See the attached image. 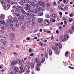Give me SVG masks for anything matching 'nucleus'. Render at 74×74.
Listing matches in <instances>:
<instances>
[{
    "mask_svg": "<svg viewBox=\"0 0 74 74\" xmlns=\"http://www.w3.org/2000/svg\"><path fill=\"white\" fill-rule=\"evenodd\" d=\"M38 3L39 5L40 6H42V7H43L45 6V3L44 2H42L41 3V1H39Z\"/></svg>",
    "mask_w": 74,
    "mask_h": 74,
    "instance_id": "1",
    "label": "nucleus"
},
{
    "mask_svg": "<svg viewBox=\"0 0 74 74\" xmlns=\"http://www.w3.org/2000/svg\"><path fill=\"white\" fill-rule=\"evenodd\" d=\"M22 19V21H24L25 20V18L24 16L23 15H22L21 16H19L18 18V19L19 21H21Z\"/></svg>",
    "mask_w": 74,
    "mask_h": 74,
    "instance_id": "2",
    "label": "nucleus"
},
{
    "mask_svg": "<svg viewBox=\"0 0 74 74\" xmlns=\"http://www.w3.org/2000/svg\"><path fill=\"white\" fill-rule=\"evenodd\" d=\"M13 22L15 23H18L19 21L18 20L16 17H14L13 18Z\"/></svg>",
    "mask_w": 74,
    "mask_h": 74,
    "instance_id": "3",
    "label": "nucleus"
},
{
    "mask_svg": "<svg viewBox=\"0 0 74 74\" xmlns=\"http://www.w3.org/2000/svg\"><path fill=\"white\" fill-rule=\"evenodd\" d=\"M45 23L46 25H50L51 24L49 21L46 19L45 20Z\"/></svg>",
    "mask_w": 74,
    "mask_h": 74,
    "instance_id": "4",
    "label": "nucleus"
},
{
    "mask_svg": "<svg viewBox=\"0 0 74 74\" xmlns=\"http://www.w3.org/2000/svg\"><path fill=\"white\" fill-rule=\"evenodd\" d=\"M6 5L5 4H4L3 5V8L4 10H5L6 11H7L8 10V8L6 7Z\"/></svg>",
    "mask_w": 74,
    "mask_h": 74,
    "instance_id": "5",
    "label": "nucleus"
},
{
    "mask_svg": "<svg viewBox=\"0 0 74 74\" xmlns=\"http://www.w3.org/2000/svg\"><path fill=\"white\" fill-rule=\"evenodd\" d=\"M56 45H57L58 47L59 48H62V44L60 43H58V44H56Z\"/></svg>",
    "mask_w": 74,
    "mask_h": 74,
    "instance_id": "6",
    "label": "nucleus"
},
{
    "mask_svg": "<svg viewBox=\"0 0 74 74\" xmlns=\"http://www.w3.org/2000/svg\"><path fill=\"white\" fill-rule=\"evenodd\" d=\"M52 48L53 50H55V51H58V47L56 46L55 47L53 46Z\"/></svg>",
    "mask_w": 74,
    "mask_h": 74,
    "instance_id": "7",
    "label": "nucleus"
},
{
    "mask_svg": "<svg viewBox=\"0 0 74 74\" xmlns=\"http://www.w3.org/2000/svg\"><path fill=\"white\" fill-rule=\"evenodd\" d=\"M18 70H19L18 68L16 67H15L14 68V72H18Z\"/></svg>",
    "mask_w": 74,
    "mask_h": 74,
    "instance_id": "8",
    "label": "nucleus"
},
{
    "mask_svg": "<svg viewBox=\"0 0 74 74\" xmlns=\"http://www.w3.org/2000/svg\"><path fill=\"white\" fill-rule=\"evenodd\" d=\"M1 4L3 5L4 4V3L5 4V3H7V1H6V0H2L1 1Z\"/></svg>",
    "mask_w": 74,
    "mask_h": 74,
    "instance_id": "9",
    "label": "nucleus"
},
{
    "mask_svg": "<svg viewBox=\"0 0 74 74\" xmlns=\"http://www.w3.org/2000/svg\"><path fill=\"white\" fill-rule=\"evenodd\" d=\"M10 37H12V38H14V37H15V34L11 33L10 35Z\"/></svg>",
    "mask_w": 74,
    "mask_h": 74,
    "instance_id": "10",
    "label": "nucleus"
},
{
    "mask_svg": "<svg viewBox=\"0 0 74 74\" xmlns=\"http://www.w3.org/2000/svg\"><path fill=\"white\" fill-rule=\"evenodd\" d=\"M25 68L26 70H29L30 69V66H29V65L27 64L25 66Z\"/></svg>",
    "mask_w": 74,
    "mask_h": 74,
    "instance_id": "11",
    "label": "nucleus"
},
{
    "mask_svg": "<svg viewBox=\"0 0 74 74\" xmlns=\"http://www.w3.org/2000/svg\"><path fill=\"white\" fill-rule=\"evenodd\" d=\"M42 22V19L41 18H39L38 20V23H41Z\"/></svg>",
    "mask_w": 74,
    "mask_h": 74,
    "instance_id": "12",
    "label": "nucleus"
},
{
    "mask_svg": "<svg viewBox=\"0 0 74 74\" xmlns=\"http://www.w3.org/2000/svg\"><path fill=\"white\" fill-rule=\"evenodd\" d=\"M47 9L48 10H50L51 9V6H50V5L49 4L47 3Z\"/></svg>",
    "mask_w": 74,
    "mask_h": 74,
    "instance_id": "13",
    "label": "nucleus"
},
{
    "mask_svg": "<svg viewBox=\"0 0 74 74\" xmlns=\"http://www.w3.org/2000/svg\"><path fill=\"white\" fill-rule=\"evenodd\" d=\"M36 70L38 71H40V67L38 66H37L36 67Z\"/></svg>",
    "mask_w": 74,
    "mask_h": 74,
    "instance_id": "14",
    "label": "nucleus"
},
{
    "mask_svg": "<svg viewBox=\"0 0 74 74\" xmlns=\"http://www.w3.org/2000/svg\"><path fill=\"white\" fill-rule=\"evenodd\" d=\"M0 17L2 19H4V15L3 14H1L0 16Z\"/></svg>",
    "mask_w": 74,
    "mask_h": 74,
    "instance_id": "15",
    "label": "nucleus"
},
{
    "mask_svg": "<svg viewBox=\"0 0 74 74\" xmlns=\"http://www.w3.org/2000/svg\"><path fill=\"white\" fill-rule=\"evenodd\" d=\"M34 65L33 64V63H32L31 64V69H33L34 68Z\"/></svg>",
    "mask_w": 74,
    "mask_h": 74,
    "instance_id": "16",
    "label": "nucleus"
},
{
    "mask_svg": "<svg viewBox=\"0 0 74 74\" xmlns=\"http://www.w3.org/2000/svg\"><path fill=\"white\" fill-rule=\"evenodd\" d=\"M21 11L23 14H26V12H25V11L24 10L21 9Z\"/></svg>",
    "mask_w": 74,
    "mask_h": 74,
    "instance_id": "17",
    "label": "nucleus"
},
{
    "mask_svg": "<svg viewBox=\"0 0 74 74\" xmlns=\"http://www.w3.org/2000/svg\"><path fill=\"white\" fill-rule=\"evenodd\" d=\"M52 16L53 18H56L57 15L55 14H53L52 15Z\"/></svg>",
    "mask_w": 74,
    "mask_h": 74,
    "instance_id": "18",
    "label": "nucleus"
},
{
    "mask_svg": "<svg viewBox=\"0 0 74 74\" xmlns=\"http://www.w3.org/2000/svg\"><path fill=\"white\" fill-rule=\"evenodd\" d=\"M24 9L25 10H30V8L29 7H25L24 8Z\"/></svg>",
    "mask_w": 74,
    "mask_h": 74,
    "instance_id": "19",
    "label": "nucleus"
},
{
    "mask_svg": "<svg viewBox=\"0 0 74 74\" xmlns=\"http://www.w3.org/2000/svg\"><path fill=\"white\" fill-rule=\"evenodd\" d=\"M39 44L40 46H42L43 45V42L41 41L39 42Z\"/></svg>",
    "mask_w": 74,
    "mask_h": 74,
    "instance_id": "20",
    "label": "nucleus"
},
{
    "mask_svg": "<svg viewBox=\"0 0 74 74\" xmlns=\"http://www.w3.org/2000/svg\"><path fill=\"white\" fill-rule=\"evenodd\" d=\"M16 61L18 63H19V64H21V61L19 60H16Z\"/></svg>",
    "mask_w": 74,
    "mask_h": 74,
    "instance_id": "21",
    "label": "nucleus"
},
{
    "mask_svg": "<svg viewBox=\"0 0 74 74\" xmlns=\"http://www.w3.org/2000/svg\"><path fill=\"white\" fill-rule=\"evenodd\" d=\"M24 72V70L23 69H21V70H20L19 73H23Z\"/></svg>",
    "mask_w": 74,
    "mask_h": 74,
    "instance_id": "22",
    "label": "nucleus"
},
{
    "mask_svg": "<svg viewBox=\"0 0 74 74\" xmlns=\"http://www.w3.org/2000/svg\"><path fill=\"white\" fill-rule=\"evenodd\" d=\"M16 63V61H13L12 63H11V64L12 65H14V64H15Z\"/></svg>",
    "mask_w": 74,
    "mask_h": 74,
    "instance_id": "23",
    "label": "nucleus"
},
{
    "mask_svg": "<svg viewBox=\"0 0 74 74\" xmlns=\"http://www.w3.org/2000/svg\"><path fill=\"white\" fill-rule=\"evenodd\" d=\"M68 0H63V3H65V4H67V3H68Z\"/></svg>",
    "mask_w": 74,
    "mask_h": 74,
    "instance_id": "24",
    "label": "nucleus"
},
{
    "mask_svg": "<svg viewBox=\"0 0 74 74\" xmlns=\"http://www.w3.org/2000/svg\"><path fill=\"white\" fill-rule=\"evenodd\" d=\"M6 44H7V41H4L3 42V45L5 46L6 45Z\"/></svg>",
    "mask_w": 74,
    "mask_h": 74,
    "instance_id": "25",
    "label": "nucleus"
},
{
    "mask_svg": "<svg viewBox=\"0 0 74 74\" xmlns=\"http://www.w3.org/2000/svg\"><path fill=\"white\" fill-rule=\"evenodd\" d=\"M49 55L51 56L52 55V51L50 50L49 51Z\"/></svg>",
    "mask_w": 74,
    "mask_h": 74,
    "instance_id": "26",
    "label": "nucleus"
},
{
    "mask_svg": "<svg viewBox=\"0 0 74 74\" xmlns=\"http://www.w3.org/2000/svg\"><path fill=\"white\" fill-rule=\"evenodd\" d=\"M38 15L39 16H42L43 15V12H40L38 14Z\"/></svg>",
    "mask_w": 74,
    "mask_h": 74,
    "instance_id": "27",
    "label": "nucleus"
},
{
    "mask_svg": "<svg viewBox=\"0 0 74 74\" xmlns=\"http://www.w3.org/2000/svg\"><path fill=\"white\" fill-rule=\"evenodd\" d=\"M26 1L27 3L30 4L31 3V1L30 0H26Z\"/></svg>",
    "mask_w": 74,
    "mask_h": 74,
    "instance_id": "28",
    "label": "nucleus"
},
{
    "mask_svg": "<svg viewBox=\"0 0 74 74\" xmlns=\"http://www.w3.org/2000/svg\"><path fill=\"white\" fill-rule=\"evenodd\" d=\"M41 65V62H38L37 63V66H40Z\"/></svg>",
    "mask_w": 74,
    "mask_h": 74,
    "instance_id": "29",
    "label": "nucleus"
},
{
    "mask_svg": "<svg viewBox=\"0 0 74 74\" xmlns=\"http://www.w3.org/2000/svg\"><path fill=\"white\" fill-rule=\"evenodd\" d=\"M31 4L32 6H33V7H35V3L33 2H32L31 3Z\"/></svg>",
    "mask_w": 74,
    "mask_h": 74,
    "instance_id": "30",
    "label": "nucleus"
},
{
    "mask_svg": "<svg viewBox=\"0 0 74 74\" xmlns=\"http://www.w3.org/2000/svg\"><path fill=\"white\" fill-rule=\"evenodd\" d=\"M68 32L69 33H70V34H72L73 33V31L70 29H69L68 30Z\"/></svg>",
    "mask_w": 74,
    "mask_h": 74,
    "instance_id": "31",
    "label": "nucleus"
},
{
    "mask_svg": "<svg viewBox=\"0 0 74 74\" xmlns=\"http://www.w3.org/2000/svg\"><path fill=\"white\" fill-rule=\"evenodd\" d=\"M36 23L34 22H33L32 23V25L33 26H36Z\"/></svg>",
    "mask_w": 74,
    "mask_h": 74,
    "instance_id": "32",
    "label": "nucleus"
},
{
    "mask_svg": "<svg viewBox=\"0 0 74 74\" xmlns=\"http://www.w3.org/2000/svg\"><path fill=\"white\" fill-rule=\"evenodd\" d=\"M48 53H46V54H45V57L46 58V59H47L48 58Z\"/></svg>",
    "mask_w": 74,
    "mask_h": 74,
    "instance_id": "33",
    "label": "nucleus"
},
{
    "mask_svg": "<svg viewBox=\"0 0 74 74\" xmlns=\"http://www.w3.org/2000/svg\"><path fill=\"white\" fill-rule=\"evenodd\" d=\"M35 62H38V61H39V59L38 58H35Z\"/></svg>",
    "mask_w": 74,
    "mask_h": 74,
    "instance_id": "34",
    "label": "nucleus"
},
{
    "mask_svg": "<svg viewBox=\"0 0 74 74\" xmlns=\"http://www.w3.org/2000/svg\"><path fill=\"white\" fill-rule=\"evenodd\" d=\"M25 6H26V7H28L29 8V7L30 8H31L32 7L31 5H28L27 4H26Z\"/></svg>",
    "mask_w": 74,
    "mask_h": 74,
    "instance_id": "35",
    "label": "nucleus"
},
{
    "mask_svg": "<svg viewBox=\"0 0 74 74\" xmlns=\"http://www.w3.org/2000/svg\"><path fill=\"white\" fill-rule=\"evenodd\" d=\"M28 12L30 14H33V11L32 10H29Z\"/></svg>",
    "mask_w": 74,
    "mask_h": 74,
    "instance_id": "36",
    "label": "nucleus"
},
{
    "mask_svg": "<svg viewBox=\"0 0 74 74\" xmlns=\"http://www.w3.org/2000/svg\"><path fill=\"white\" fill-rule=\"evenodd\" d=\"M64 37L66 38H69V36L67 35H64Z\"/></svg>",
    "mask_w": 74,
    "mask_h": 74,
    "instance_id": "37",
    "label": "nucleus"
},
{
    "mask_svg": "<svg viewBox=\"0 0 74 74\" xmlns=\"http://www.w3.org/2000/svg\"><path fill=\"white\" fill-rule=\"evenodd\" d=\"M33 11L34 13H37V11L35 9H34L33 10Z\"/></svg>",
    "mask_w": 74,
    "mask_h": 74,
    "instance_id": "38",
    "label": "nucleus"
},
{
    "mask_svg": "<svg viewBox=\"0 0 74 74\" xmlns=\"http://www.w3.org/2000/svg\"><path fill=\"white\" fill-rule=\"evenodd\" d=\"M55 53H56V54L57 55H59V51H55Z\"/></svg>",
    "mask_w": 74,
    "mask_h": 74,
    "instance_id": "39",
    "label": "nucleus"
},
{
    "mask_svg": "<svg viewBox=\"0 0 74 74\" xmlns=\"http://www.w3.org/2000/svg\"><path fill=\"white\" fill-rule=\"evenodd\" d=\"M27 22L28 23H29L30 22V18H28L27 19Z\"/></svg>",
    "mask_w": 74,
    "mask_h": 74,
    "instance_id": "40",
    "label": "nucleus"
},
{
    "mask_svg": "<svg viewBox=\"0 0 74 74\" xmlns=\"http://www.w3.org/2000/svg\"><path fill=\"white\" fill-rule=\"evenodd\" d=\"M5 27L7 28H8V27H9V25H8V24L7 23L5 24Z\"/></svg>",
    "mask_w": 74,
    "mask_h": 74,
    "instance_id": "41",
    "label": "nucleus"
},
{
    "mask_svg": "<svg viewBox=\"0 0 74 74\" xmlns=\"http://www.w3.org/2000/svg\"><path fill=\"white\" fill-rule=\"evenodd\" d=\"M24 25L25 26H28V23H25Z\"/></svg>",
    "mask_w": 74,
    "mask_h": 74,
    "instance_id": "42",
    "label": "nucleus"
},
{
    "mask_svg": "<svg viewBox=\"0 0 74 74\" xmlns=\"http://www.w3.org/2000/svg\"><path fill=\"white\" fill-rule=\"evenodd\" d=\"M9 21L12 23H14V21H13V20L11 19H9Z\"/></svg>",
    "mask_w": 74,
    "mask_h": 74,
    "instance_id": "43",
    "label": "nucleus"
},
{
    "mask_svg": "<svg viewBox=\"0 0 74 74\" xmlns=\"http://www.w3.org/2000/svg\"><path fill=\"white\" fill-rule=\"evenodd\" d=\"M71 28L73 30H74V25L73 24L71 26Z\"/></svg>",
    "mask_w": 74,
    "mask_h": 74,
    "instance_id": "44",
    "label": "nucleus"
},
{
    "mask_svg": "<svg viewBox=\"0 0 74 74\" xmlns=\"http://www.w3.org/2000/svg\"><path fill=\"white\" fill-rule=\"evenodd\" d=\"M62 19L64 21H66L67 20V18L64 17H63Z\"/></svg>",
    "mask_w": 74,
    "mask_h": 74,
    "instance_id": "45",
    "label": "nucleus"
},
{
    "mask_svg": "<svg viewBox=\"0 0 74 74\" xmlns=\"http://www.w3.org/2000/svg\"><path fill=\"white\" fill-rule=\"evenodd\" d=\"M46 17H47V18H50V17L49 16V14H47L46 15Z\"/></svg>",
    "mask_w": 74,
    "mask_h": 74,
    "instance_id": "46",
    "label": "nucleus"
},
{
    "mask_svg": "<svg viewBox=\"0 0 74 74\" xmlns=\"http://www.w3.org/2000/svg\"><path fill=\"white\" fill-rule=\"evenodd\" d=\"M19 24H15V27H19Z\"/></svg>",
    "mask_w": 74,
    "mask_h": 74,
    "instance_id": "47",
    "label": "nucleus"
},
{
    "mask_svg": "<svg viewBox=\"0 0 74 74\" xmlns=\"http://www.w3.org/2000/svg\"><path fill=\"white\" fill-rule=\"evenodd\" d=\"M69 53V52H68V51H66V52H65V55L66 56H67V55H68Z\"/></svg>",
    "mask_w": 74,
    "mask_h": 74,
    "instance_id": "48",
    "label": "nucleus"
},
{
    "mask_svg": "<svg viewBox=\"0 0 74 74\" xmlns=\"http://www.w3.org/2000/svg\"><path fill=\"white\" fill-rule=\"evenodd\" d=\"M69 22H72V21H73V19L69 18Z\"/></svg>",
    "mask_w": 74,
    "mask_h": 74,
    "instance_id": "49",
    "label": "nucleus"
},
{
    "mask_svg": "<svg viewBox=\"0 0 74 74\" xmlns=\"http://www.w3.org/2000/svg\"><path fill=\"white\" fill-rule=\"evenodd\" d=\"M64 25H67V21H64Z\"/></svg>",
    "mask_w": 74,
    "mask_h": 74,
    "instance_id": "50",
    "label": "nucleus"
},
{
    "mask_svg": "<svg viewBox=\"0 0 74 74\" xmlns=\"http://www.w3.org/2000/svg\"><path fill=\"white\" fill-rule=\"evenodd\" d=\"M66 40H67V38H63L62 39V41H66Z\"/></svg>",
    "mask_w": 74,
    "mask_h": 74,
    "instance_id": "51",
    "label": "nucleus"
},
{
    "mask_svg": "<svg viewBox=\"0 0 74 74\" xmlns=\"http://www.w3.org/2000/svg\"><path fill=\"white\" fill-rule=\"evenodd\" d=\"M31 18L32 19V21H34L35 20V17H32Z\"/></svg>",
    "mask_w": 74,
    "mask_h": 74,
    "instance_id": "52",
    "label": "nucleus"
},
{
    "mask_svg": "<svg viewBox=\"0 0 74 74\" xmlns=\"http://www.w3.org/2000/svg\"><path fill=\"white\" fill-rule=\"evenodd\" d=\"M28 16H30L31 15V14H30L29 13H27L26 14Z\"/></svg>",
    "mask_w": 74,
    "mask_h": 74,
    "instance_id": "53",
    "label": "nucleus"
},
{
    "mask_svg": "<svg viewBox=\"0 0 74 74\" xmlns=\"http://www.w3.org/2000/svg\"><path fill=\"white\" fill-rule=\"evenodd\" d=\"M53 4L54 6H56V2L54 1L53 2Z\"/></svg>",
    "mask_w": 74,
    "mask_h": 74,
    "instance_id": "54",
    "label": "nucleus"
},
{
    "mask_svg": "<svg viewBox=\"0 0 74 74\" xmlns=\"http://www.w3.org/2000/svg\"><path fill=\"white\" fill-rule=\"evenodd\" d=\"M36 10H37V11H40V8H36Z\"/></svg>",
    "mask_w": 74,
    "mask_h": 74,
    "instance_id": "55",
    "label": "nucleus"
},
{
    "mask_svg": "<svg viewBox=\"0 0 74 74\" xmlns=\"http://www.w3.org/2000/svg\"><path fill=\"white\" fill-rule=\"evenodd\" d=\"M64 9L65 10H68V8L67 6H65L64 7Z\"/></svg>",
    "mask_w": 74,
    "mask_h": 74,
    "instance_id": "56",
    "label": "nucleus"
},
{
    "mask_svg": "<svg viewBox=\"0 0 74 74\" xmlns=\"http://www.w3.org/2000/svg\"><path fill=\"white\" fill-rule=\"evenodd\" d=\"M11 4L12 5H14L15 4L14 3V2L13 1H12L11 2Z\"/></svg>",
    "mask_w": 74,
    "mask_h": 74,
    "instance_id": "57",
    "label": "nucleus"
},
{
    "mask_svg": "<svg viewBox=\"0 0 74 74\" xmlns=\"http://www.w3.org/2000/svg\"><path fill=\"white\" fill-rule=\"evenodd\" d=\"M3 23V22H2V20H0V26H1V25H2Z\"/></svg>",
    "mask_w": 74,
    "mask_h": 74,
    "instance_id": "58",
    "label": "nucleus"
},
{
    "mask_svg": "<svg viewBox=\"0 0 74 74\" xmlns=\"http://www.w3.org/2000/svg\"><path fill=\"white\" fill-rule=\"evenodd\" d=\"M20 4H21V5H23V2L20 1V2L19 3Z\"/></svg>",
    "mask_w": 74,
    "mask_h": 74,
    "instance_id": "59",
    "label": "nucleus"
},
{
    "mask_svg": "<svg viewBox=\"0 0 74 74\" xmlns=\"http://www.w3.org/2000/svg\"><path fill=\"white\" fill-rule=\"evenodd\" d=\"M45 61V58H43V59H42V61H41V63H43Z\"/></svg>",
    "mask_w": 74,
    "mask_h": 74,
    "instance_id": "60",
    "label": "nucleus"
},
{
    "mask_svg": "<svg viewBox=\"0 0 74 74\" xmlns=\"http://www.w3.org/2000/svg\"><path fill=\"white\" fill-rule=\"evenodd\" d=\"M16 11H19V8H16Z\"/></svg>",
    "mask_w": 74,
    "mask_h": 74,
    "instance_id": "61",
    "label": "nucleus"
},
{
    "mask_svg": "<svg viewBox=\"0 0 74 74\" xmlns=\"http://www.w3.org/2000/svg\"><path fill=\"white\" fill-rule=\"evenodd\" d=\"M14 55H18V54L17 53H16L15 52H14Z\"/></svg>",
    "mask_w": 74,
    "mask_h": 74,
    "instance_id": "62",
    "label": "nucleus"
},
{
    "mask_svg": "<svg viewBox=\"0 0 74 74\" xmlns=\"http://www.w3.org/2000/svg\"><path fill=\"white\" fill-rule=\"evenodd\" d=\"M31 16L32 17L35 16V14H33L31 15Z\"/></svg>",
    "mask_w": 74,
    "mask_h": 74,
    "instance_id": "63",
    "label": "nucleus"
},
{
    "mask_svg": "<svg viewBox=\"0 0 74 74\" xmlns=\"http://www.w3.org/2000/svg\"><path fill=\"white\" fill-rule=\"evenodd\" d=\"M34 55V53H31L30 54V56H33Z\"/></svg>",
    "mask_w": 74,
    "mask_h": 74,
    "instance_id": "64",
    "label": "nucleus"
}]
</instances>
